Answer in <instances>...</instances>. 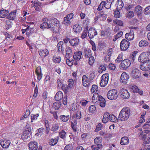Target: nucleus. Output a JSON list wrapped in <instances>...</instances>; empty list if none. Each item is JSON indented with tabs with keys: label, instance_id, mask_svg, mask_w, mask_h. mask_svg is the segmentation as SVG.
Here are the masks:
<instances>
[{
	"label": "nucleus",
	"instance_id": "f257e3e1",
	"mask_svg": "<svg viewBox=\"0 0 150 150\" xmlns=\"http://www.w3.org/2000/svg\"><path fill=\"white\" fill-rule=\"evenodd\" d=\"M43 23L40 25V28L44 30L45 28H49L53 25L59 28V22L55 18H53L49 20L47 18H44L42 20Z\"/></svg>",
	"mask_w": 150,
	"mask_h": 150
},
{
	"label": "nucleus",
	"instance_id": "f03ea898",
	"mask_svg": "<svg viewBox=\"0 0 150 150\" xmlns=\"http://www.w3.org/2000/svg\"><path fill=\"white\" fill-rule=\"evenodd\" d=\"M130 110L128 107L124 108L120 112L118 119L121 121H125L129 118L130 115Z\"/></svg>",
	"mask_w": 150,
	"mask_h": 150
},
{
	"label": "nucleus",
	"instance_id": "7ed1b4c3",
	"mask_svg": "<svg viewBox=\"0 0 150 150\" xmlns=\"http://www.w3.org/2000/svg\"><path fill=\"white\" fill-rule=\"evenodd\" d=\"M139 61L144 64L150 61V50L143 52L141 54L138 58Z\"/></svg>",
	"mask_w": 150,
	"mask_h": 150
},
{
	"label": "nucleus",
	"instance_id": "20e7f679",
	"mask_svg": "<svg viewBox=\"0 0 150 150\" xmlns=\"http://www.w3.org/2000/svg\"><path fill=\"white\" fill-rule=\"evenodd\" d=\"M118 93L116 90L112 89L108 92L107 97L110 100H115L118 98Z\"/></svg>",
	"mask_w": 150,
	"mask_h": 150
},
{
	"label": "nucleus",
	"instance_id": "39448f33",
	"mask_svg": "<svg viewBox=\"0 0 150 150\" xmlns=\"http://www.w3.org/2000/svg\"><path fill=\"white\" fill-rule=\"evenodd\" d=\"M27 130H25L23 132V134L22 135L21 137L23 140L27 139L29 138H30L31 134V129L30 127H28V124L26 125Z\"/></svg>",
	"mask_w": 150,
	"mask_h": 150
},
{
	"label": "nucleus",
	"instance_id": "423d86ee",
	"mask_svg": "<svg viewBox=\"0 0 150 150\" xmlns=\"http://www.w3.org/2000/svg\"><path fill=\"white\" fill-rule=\"evenodd\" d=\"M108 74H105L103 75L101 77L100 85L101 87L105 86L108 83Z\"/></svg>",
	"mask_w": 150,
	"mask_h": 150
},
{
	"label": "nucleus",
	"instance_id": "0eeeda50",
	"mask_svg": "<svg viewBox=\"0 0 150 150\" xmlns=\"http://www.w3.org/2000/svg\"><path fill=\"white\" fill-rule=\"evenodd\" d=\"M131 64L129 59H126L122 61L120 65V67L123 70H126L130 66Z\"/></svg>",
	"mask_w": 150,
	"mask_h": 150
},
{
	"label": "nucleus",
	"instance_id": "6e6552de",
	"mask_svg": "<svg viewBox=\"0 0 150 150\" xmlns=\"http://www.w3.org/2000/svg\"><path fill=\"white\" fill-rule=\"evenodd\" d=\"M129 44V42L125 39H123L120 43V47L121 50H126L128 48Z\"/></svg>",
	"mask_w": 150,
	"mask_h": 150
},
{
	"label": "nucleus",
	"instance_id": "1a4fd4ad",
	"mask_svg": "<svg viewBox=\"0 0 150 150\" xmlns=\"http://www.w3.org/2000/svg\"><path fill=\"white\" fill-rule=\"evenodd\" d=\"M129 76L128 74L124 72L122 73L120 79V82L123 84H126L127 83Z\"/></svg>",
	"mask_w": 150,
	"mask_h": 150
},
{
	"label": "nucleus",
	"instance_id": "9d476101",
	"mask_svg": "<svg viewBox=\"0 0 150 150\" xmlns=\"http://www.w3.org/2000/svg\"><path fill=\"white\" fill-rule=\"evenodd\" d=\"M131 75L135 79L138 78L141 76V73L138 69L134 68L131 74Z\"/></svg>",
	"mask_w": 150,
	"mask_h": 150
},
{
	"label": "nucleus",
	"instance_id": "9b49d317",
	"mask_svg": "<svg viewBox=\"0 0 150 150\" xmlns=\"http://www.w3.org/2000/svg\"><path fill=\"white\" fill-rule=\"evenodd\" d=\"M97 35V32L95 29L92 28H90L88 30V35L89 38L90 39H92L94 37Z\"/></svg>",
	"mask_w": 150,
	"mask_h": 150
},
{
	"label": "nucleus",
	"instance_id": "f8f14e48",
	"mask_svg": "<svg viewBox=\"0 0 150 150\" xmlns=\"http://www.w3.org/2000/svg\"><path fill=\"white\" fill-rule=\"evenodd\" d=\"M0 144L2 147L4 149V150H9L8 148L9 146V142L8 140H1Z\"/></svg>",
	"mask_w": 150,
	"mask_h": 150
},
{
	"label": "nucleus",
	"instance_id": "ddd939ff",
	"mask_svg": "<svg viewBox=\"0 0 150 150\" xmlns=\"http://www.w3.org/2000/svg\"><path fill=\"white\" fill-rule=\"evenodd\" d=\"M38 143L35 141L31 142L28 144L30 150H36L38 147Z\"/></svg>",
	"mask_w": 150,
	"mask_h": 150
},
{
	"label": "nucleus",
	"instance_id": "4468645a",
	"mask_svg": "<svg viewBox=\"0 0 150 150\" xmlns=\"http://www.w3.org/2000/svg\"><path fill=\"white\" fill-rule=\"evenodd\" d=\"M121 96V97L124 99H127L129 97V93L128 91L122 88L121 89L120 92Z\"/></svg>",
	"mask_w": 150,
	"mask_h": 150
},
{
	"label": "nucleus",
	"instance_id": "2eb2a0df",
	"mask_svg": "<svg viewBox=\"0 0 150 150\" xmlns=\"http://www.w3.org/2000/svg\"><path fill=\"white\" fill-rule=\"evenodd\" d=\"M66 55L65 57L67 59H69L73 55L72 51L71 48L69 47H66L65 49Z\"/></svg>",
	"mask_w": 150,
	"mask_h": 150
},
{
	"label": "nucleus",
	"instance_id": "dca6fc26",
	"mask_svg": "<svg viewBox=\"0 0 150 150\" xmlns=\"http://www.w3.org/2000/svg\"><path fill=\"white\" fill-rule=\"evenodd\" d=\"M82 83L83 85L85 87H88L90 85V81L86 75H84L82 77Z\"/></svg>",
	"mask_w": 150,
	"mask_h": 150
},
{
	"label": "nucleus",
	"instance_id": "f3484780",
	"mask_svg": "<svg viewBox=\"0 0 150 150\" xmlns=\"http://www.w3.org/2000/svg\"><path fill=\"white\" fill-rule=\"evenodd\" d=\"M59 128V123L54 122L52 125L51 130L53 132H57Z\"/></svg>",
	"mask_w": 150,
	"mask_h": 150
},
{
	"label": "nucleus",
	"instance_id": "a211bd4d",
	"mask_svg": "<svg viewBox=\"0 0 150 150\" xmlns=\"http://www.w3.org/2000/svg\"><path fill=\"white\" fill-rule=\"evenodd\" d=\"M79 39L77 38H75L71 39L69 41V43L72 46L77 45L79 42Z\"/></svg>",
	"mask_w": 150,
	"mask_h": 150
},
{
	"label": "nucleus",
	"instance_id": "6ab92c4d",
	"mask_svg": "<svg viewBox=\"0 0 150 150\" xmlns=\"http://www.w3.org/2000/svg\"><path fill=\"white\" fill-rule=\"evenodd\" d=\"M33 5L35 6V10L37 11H40L42 4L37 1H35L33 3Z\"/></svg>",
	"mask_w": 150,
	"mask_h": 150
},
{
	"label": "nucleus",
	"instance_id": "aec40b11",
	"mask_svg": "<svg viewBox=\"0 0 150 150\" xmlns=\"http://www.w3.org/2000/svg\"><path fill=\"white\" fill-rule=\"evenodd\" d=\"M125 37V38L128 40H132L134 38V33L132 30H131L130 33H126Z\"/></svg>",
	"mask_w": 150,
	"mask_h": 150
},
{
	"label": "nucleus",
	"instance_id": "412c9836",
	"mask_svg": "<svg viewBox=\"0 0 150 150\" xmlns=\"http://www.w3.org/2000/svg\"><path fill=\"white\" fill-rule=\"evenodd\" d=\"M39 53L42 57L44 58L48 54L49 52L47 49H45L39 51Z\"/></svg>",
	"mask_w": 150,
	"mask_h": 150
},
{
	"label": "nucleus",
	"instance_id": "4be33fe9",
	"mask_svg": "<svg viewBox=\"0 0 150 150\" xmlns=\"http://www.w3.org/2000/svg\"><path fill=\"white\" fill-rule=\"evenodd\" d=\"M73 30L76 33L80 32L82 30V27L79 24H76L73 26Z\"/></svg>",
	"mask_w": 150,
	"mask_h": 150
},
{
	"label": "nucleus",
	"instance_id": "5701e85b",
	"mask_svg": "<svg viewBox=\"0 0 150 150\" xmlns=\"http://www.w3.org/2000/svg\"><path fill=\"white\" fill-rule=\"evenodd\" d=\"M82 54V53L80 51L75 52L74 54L73 58L77 61H79L81 59Z\"/></svg>",
	"mask_w": 150,
	"mask_h": 150
},
{
	"label": "nucleus",
	"instance_id": "b1692460",
	"mask_svg": "<svg viewBox=\"0 0 150 150\" xmlns=\"http://www.w3.org/2000/svg\"><path fill=\"white\" fill-rule=\"evenodd\" d=\"M63 98V93L61 91L57 92L55 95L54 98L56 100H59Z\"/></svg>",
	"mask_w": 150,
	"mask_h": 150
},
{
	"label": "nucleus",
	"instance_id": "393cba45",
	"mask_svg": "<svg viewBox=\"0 0 150 150\" xmlns=\"http://www.w3.org/2000/svg\"><path fill=\"white\" fill-rule=\"evenodd\" d=\"M9 11L8 10L4 9L0 11V17L4 18L7 16L8 14Z\"/></svg>",
	"mask_w": 150,
	"mask_h": 150
},
{
	"label": "nucleus",
	"instance_id": "a878e982",
	"mask_svg": "<svg viewBox=\"0 0 150 150\" xmlns=\"http://www.w3.org/2000/svg\"><path fill=\"white\" fill-rule=\"evenodd\" d=\"M83 54L86 58H88L92 55L91 50L88 49H86L84 50Z\"/></svg>",
	"mask_w": 150,
	"mask_h": 150
},
{
	"label": "nucleus",
	"instance_id": "bb28decb",
	"mask_svg": "<svg viewBox=\"0 0 150 150\" xmlns=\"http://www.w3.org/2000/svg\"><path fill=\"white\" fill-rule=\"evenodd\" d=\"M129 141V139L128 138L124 137L121 138L120 143L122 145H125L128 143Z\"/></svg>",
	"mask_w": 150,
	"mask_h": 150
},
{
	"label": "nucleus",
	"instance_id": "cd10ccee",
	"mask_svg": "<svg viewBox=\"0 0 150 150\" xmlns=\"http://www.w3.org/2000/svg\"><path fill=\"white\" fill-rule=\"evenodd\" d=\"M58 139L56 138H52L50 139L49 142V144L51 146H54L57 143Z\"/></svg>",
	"mask_w": 150,
	"mask_h": 150
},
{
	"label": "nucleus",
	"instance_id": "c85d7f7f",
	"mask_svg": "<svg viewBox=\"0 0 150 150\" xmlns=\"http://www.w3.org/2000/svg\"><path fill=\"white\" fill-rule=\"evenodd\" d=\"M70 117L69 115H61L59 117L60 119L64 122H67L70 118Z\"/></svg>",
	"mask_w": 150,
	"mask_h": 150
},
{
	"label": "nucleus",
	"instance_id": "c756f323",
	"mask_svg": "<svg viewBox=\"0 0 150 150\" xmlns=\"http://www.w3.org/2000/svg\"><path fill=\"white\" fill-rule=\"evenodd\" d=\"M131 91L134 93H137L138 91L139 90L138 88L136 86L134 85H131L129 86Z\"/></svg>",
	"mask_w": 150,
	"mask_h": 150
},
{
	"label": "nucleus",
	"instance_id": "7c9ffc66",
	"mask_svg": "<svg viewBox=\"0 0 150 150\" xmlns=\"http://www.w3.org/2000/svg\"><path fill=\"white\" fill-rule=\"evenodd\" d=\"M64 43L63 41H60L57 44L58 51L59 52H63L64 50L63 49V45Z\"/></svg>",
	"mask_w": 150,
	"mask_h": 150
},
{
	"label": "nucleus",
	"instance_id": "2f4dec72",
	"mask_svg": "<svg viewBox=\"0 0 150 150\" xmlns=\"http://www.w3.org/2000/svg\"><path fill=\"white\" fill-rule=\"evenodd\" d=\"M109 121L111 122H118V119L114 115H110L109 116Z\"/></svg>",
	"mask_w": 150,
	"mask_h": 150
},
{
	"label": "nucleus",
	"instance_id": "473e14b6",
	"mask_svg": "<svg viewBox=\"0 0 150 150\" xmlns=\"http://www.w3.org/2000/svg\"><path fill=\"white\" fill-rule=\"evenodd\" d=\"M102 145L101 144H99L94 145L91 146V148L92 150H98L101 148Z\"/></svg>",
	"mask_w": 150,
	"mask_h": 150
},
{
	"label": "nucleus",
	"instance_id": "72a5a7b5",
	"mask_svg": "<svg viewBox=\"0 0 150 150\" xmlns=\"http://www.w3.org/2000/svg\"><path fill=\"white\" fill-rule=\"evenodd\" d=\"M117 1L118 6L117 9L119 10H121L122 8L124 6L123 2L121 0H118Z\"/></svg>",
	"mask_w": 150,
	"mask_h": 150
},
{
	"label": "nucleus",
	"instance_id": "f704fd0d",
	"mask_svg": "<svg viewBox=\"0 0 150 150\" xmlns=\"http://www.w3.org/2000/svg\"><path fill=\"white\" fill-rule=\"evenodd\" d=\"M148 44V42L146 40H142L139 43V46L141 47H144L146 46Z\"/></svg>",
	"mask_w": 150,
	"mask_h": 150
},
{
	"label": "nucleus",
	"instance_id": "c9c22d12",
	"mask_svg": "<svg viewBox=\"0 0 150 150\" xmlns=\"http://www.w3.org/2000/svg\"><path fill=\"white\" fill-rule=\"evenodd\" d=\"M16 17V10H14L10 13V20H13Z\"/></svg>",
	"mask_w": 150,
	"mask_h": 150
},
{
	"label": "nucleus",
	"instance_id": "e433bc0d",
	"mask_svg": "<svg viewBox=\"0 0 150 150\" xmlns=\"http://www.w3.org/2000/svg\"><path fill=\"white\" fill-rule=\"evenodd\" d=\"M106 65H101L98 67V72L99 73H102L103 71H105L106 69Z\"/></svg>",
	"mask_w": 150,
	"mask_h": 150
},
{
	"label": "nucleus",
	"instance_id": "4c0bfd02",
	"mask_svg": "<svg viewBox=\"0 0 150 150\" xmlns=\"http://www.w3.org/2000/svg\"><path fill=\"white\" fill-rule=\"evenodd\" d=\"M61 103L60 102H56L53 105V108L55 110H58L60 107Z\"/></svg>",
	"mask_w": 150,
	"mask_h": 150
},
{
	"label": "nucleus",
	"instance_id": "58836bf2",
	"mask_svg": "<svg viewBox=\"0 0 150 150\" xmlns=\"http://www.w3.org/2000/svg\"><path fill=\"white\" fill-rule=\"evenodd\" d=\"M88 34V29H85L82 32L81 35V38L82 39H84L86 38Z\"/></svg>",
	"mask_w": 150,
	"mask_h": 150
},
{
	"label": "nucleus",
	"instance_id": "ea45409f",
	"mask_svg": "<svg viewBox=\"0 0 150 150\" xmlns=\"http://www.w3.org/2000/svg\"><path fill=\"white\" fill-rule=\"evenodd\" d=\"M102 142V138L99 137H98L96 138L94 140V143L96 144H99Z\"/></svg>",
	"mask_w": 150,
	"mask_h": 150
},
{
	"label": "nucleus",
	"instance_id": "a19ab883",
	"mask_svg": "<svg viewBox=\"0 0 150 150\" xmlns=\"http://www.w3.org/2000/svg\"><path fill=\"white\" fill-rule=\"evenodd\" d=\"M53 60L55 63H59L61 61V58L59 56H54L53 57Z\"/></svg>",
	"mask_w": 150,
	"mask_h": 150
},
{
	"label": "nucleus",
	"instance_id": "79ce46f5",
	"mask_svg": "<svg viewBox=\"0 0 150 150\" xmlns=\"http://www.w3.org/2000/svg\"><path fill=\"white\" fill-rule=\"evenodd\" d=\"M107 17V15L105 14L103 11H101L99 13V18H100L101 17H102L103 18L102 19L103 20H105Z\"/></svg>",
	"mask_w": 150,
	"mask_h": 150
},
{
	"label": "nucleus",
	"instance_id": "37998d69",
	"mask_svg": "<svg viewBox=\"0 0 150 150\" xmlns=\"http://www.w3.org/2000/svg\"><path fill=\"white\" fill-rule=\"evenodd\" d=\"M70 20L67 16H66L64 18L63 23L65 24H70L71 22Z\"/></svg>",
	"mask_w": 150,
	"mask_h": 150
},
{
	"label": "nucleus",
	"instance_id": "c03bdc74",
	"mask_svg": "<svg viewBox=\"0 0 150 150\" xmlns=\"http://www.w3.org/2000/svg\"><path fill=\"white\" fill-rule=\"evenodd\" d=\"M108 115V112H106L104 114L102 120V122L103 123H105L108 122V119H107Z\"/></svg>",
	"mask_w": 150,
	"mask_h": 150
},
{
	"label": "nucleus",
	"instance_id": "a18cd8bd",
	"mask_svg": "<svg viewBox=\"0 0 150 150\" xmlns=\"http://www.w3.org/2000/svg\"><path fill=\"white\" fill-rule=\"evenodd\" d=\"M39 116V115L38 114L36 115L31 114V122H33L34 120H36Z\"/></svg>",
	"mask_w": 150,
	"mask_h": 150
},
{
	"label": "nucleus",
	"instance_id": "49530a36",
	"mask_svg": "<svg viewBox=\"0 0 150 150\" xmlns=\"http://www.w3.org/2000/svg\"><path fill=\"white\" fill-rule=\"evenodd\" d=\"M69 87L67 85H62V90L65 92L67 93L69 90Z\"/></svg>",
	"mask_w": 150,
	"mask_h": 150
},
{
	"label": "nucleus",
	"instance_id": "de8ad7c7",
	"mask_svg": "<svg viewBox=\"0 0 150 150\" xmlns=\"http://www.w3.org/2000/svg\"><path fill=\"white\" fill-rule=\"evenodd\" d=\"M123 60L122 55V54H119L117 59L115 60V62L116 63H119Z\"/></svg>",
	"mask_w": 150,
	"mask_h": 150
},
{
	"label": "nucleus",
	"instance_id": "09e8293b",
	"mask_svg": "<svg viewBox=\"0 0 150 150\" xmlns=\"http://www.w3.org/2000/svg\"><path fill=\"white\" fill-rule=\"evenodd\" d=\"M113 22L115 24L120 26H122L123 25L122 21L120 20L115 19L113 21Z\"/></svg>",
	"mask_w": 150,
	"mask_h": 150
},
{
	"label": "nucleus",
	"instance_id": "8fccbe9b",
	"mask_svg": "<svg viewBox=\"0 0 150 150\" xmlns=\"http://www.w3.org/2000/svg\"><path fill=\"white\" fill-rule=\"evenodd\" d=\"M142 11V8L140 6H138L135 7V12H136L138 14H139L141 13Z\"/></svg>",
	"mask_w": 150,
	"mask_h": 150
},
{
	"label": "nucleus",
	"instance_id": "3c124183",
	"mask_svg": "<svg viewBox=\"0 0 150 150\" xmlns=\"http://www.w3.org/2000/svg\"><path fill=\"white\" fill-rule=\"evenodd\" d=\"M66 132L63 130H62L59 132V135L60 137L64 139L66 138Z\"/></svg>",
	"mask_w": 150,
	"mask_h": 150
},
{
	"label": "nucleus",
	"instance_id": "603ef678",
	"mask_svg": "<svg viewBox=\"0 0 150 150\" xmlns=\"http://www.w3.org/2000/svg\"><path fill=\"white\" fill-rule=\"evenodd\" d=\"M98 90V87L97 86L95 85H92V88L91 89V91L92 93H93L95 91H97Z\"/></svg>",
	"mask_w": 150,
	"mask_h": 150
},
{
	"label": "nucleus",
	"instance_id": "864d4df0",
	"mask_svg": "<svg viewBox=\"0 0 150 150\" xmlns=\"http://www.w3.org/2000/svg\"><path fill=\"white\" fill-rule=\"evenodd\" d=\"M114 15L116 18H119L120 16V13L119 11H115L114 12Z\"/></svg>",
	"mask_w": 150,
	"mask_h": 150
},
{
	"label": "nucleus",
	"instance_id": "5fc2aeb1",
	"mask_svg": "<svg viewBox=\"0 0 150 150\" xmlns=\"http://www.w3.org/2000/svg\"><path fill=\"white\" fill-rule=\"evenodd\" d=\"M99 135L105 138H107L108 136L107 133L102 131H100L99 132Z\"/></svg>",
	"mask_w": 150,
	"mask_h": 150
},
{
	"label": "nucleus",
	"instance_id": "6e6d98bb",
	"mask_svg": "<svg viewBox=\"0 0 150 150\" xmlns=\"http://www.w3.org/2000/svg\"><path fill=\"white\" fill-rule=\"evenodd\" d=\"M105 4V1H103L99 5V6L98 8H97V10L98 11H100L102 10Z\"/></svg>",
	"mask_w": 150,
	"mask_h": 150
},
{
	"label": "nucleus",
	"instance_id": "4d7b16f0",
	"mask_svg": "<svg viewBox=\"0 0 150 150\" xmlns=\"http://www.w3.org/2000/svg\"><path fill=\"white\" fill-rule=\"evenodd\" d=\"M89 58V64L90 65H92L94 62V57L93 56H90Z\"/></svg>",
	"mask_w": 150,
	"mask_h": 150
},
{
	"label": "nucleus",
	"instance_id": "13d9d810",
	"mask_svg": "<svg viewBox=\"0 0 150 150\" xmlns=\"http://www.w3.org/2000/svg\"><path fill=\"white\" fill-rule=\"evenodd\" d=\"M69 83L68 86L69 88H71L73 86L74 81L73 79H70L69 80Z\"/></svg>",
	"mask_w": 150,
	"mask_h": 150
},
{
	"label": "nucleus",
	"instance_id": "bf43d9fd",
	"mask_svg": "<svg viewBox=\"0 0 150 150\" xmlns=\"http://www.w3.org/2000/svg\"><path fill=\"white\" fill-rule=\"evenodd\" d=\"M96 107L95 105H91L89 108V110L90 112H93L96 110Z\"/></svg>",
	"mask_w": 150,
	"mask_h": 150
},
{
	"label": "nucleus",
	"instance_id": "052dcab7",
	"mask_svg": "<svg viewBox=\"0 0 150 150\" xmlns=\"http://www.w3.org/2000/svg\"><path fill=\"white\" fill-rule=\"evenodd\" d=\"M144 10V13L145 14H150V6L146 7Z\"/></svg>",
	"mask_w": 150,
	"mask_h": 150
},
{
	"label": "nucleus",
	"instance_id": "680f3d73",
	"mask_svg": "<svg viewBox=\"0 0 150 150\" xmlns=\"http://www.w3.org/2000/svg\"><path fill=\"white\" fill-rule=\"evenodd\" d=\"M103 127V125L101 123H99L96 126V129H95L96 132H98L101 129V128Z\"/></svg>",
	"mask_w": 150,
	"mask_h": 150
},
{
	"label": "nucleus",
	"instance_id": "e2e57ef3",
	"mask_svg": "<svg viewBox=\"0 0 150 150\" xmlns=\"http://www.w3.org/2000/svg\"><path fill=\"white\" fill-rule=\"evenodd\" d=\"M140 136L141 135H143L142 137L140 139L142 140H145L146 138V134H143V132L142 129H140Z\"/></svg>",
	"mask_w": 150,
	"mask_h": 150
},
{
	"label": "nucleus",
	"instance_id": "0e129e2a",
	"mask_svg": "<svg viewBox=\"0 0 150 150\" xmlns=\"http://www.w3.org/2000/svg\"><path fill=\"white\" fill-rule=\"evenodd\" d=\"M109 68L112 70H114L116 68L115 66L113 64H110L109 65Z\"/></svg>",
	"mask_w": 150,
	"mask_h": 150
},
{
	"label": "nucleus",
	"instance_id": "69168bd1",
	"mask_svg": "<svg viewBox=\"0 0 150 150\" xmlns=\"http://www.w3.org/2000/svg\"><path fill=\"white\" fill-rule=\"evenodd\" d=\"M72 146L71 144H68L65 146L64 150H72Z\"/></svg>",
	"mask_w": 150,
	"mask_h": 150
},
{
	"label": "nucleus",
	"instance_id": "338daca9",
	"mask_svg": "<svg viewBox=\"0 0 150 150\" xmlns=\"http://www.w3.org/2000/svg\"><path fill=\"white\" fill-rule=\"evenodd\" d=\"M81 113L80 111L78 112L75 115V118L78 119L81 118Z\"/></svg>",
	"mask_w": 150,
	"mask_h": 150
},
{
	"label": "nucleus",
	"instance_id": "774afa93",
	"mask_svg": "<svg viewBox=\"0 0 150 150\" xmlns=\"http://www.w3.org/2000/svg\"><path fill=\"white\" fill-rule=\"evenodd\" d=\"M145 65L146 71L150 70V61L146 63Z\"/></svg>",
	"mask_w": 150,
	"mask_h": 150
}]
</instances>
